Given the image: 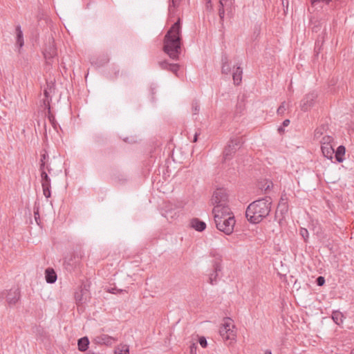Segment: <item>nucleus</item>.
Returning a JSON list of instances; mask_svg holds the SVG:
<instances>
[{"instance_id": "obj_1", "label": "nucleus", "mask_w": 354, "mask_h": 354, "mask_svg": "<svg viewBox=\"0 0 354 354\" xmlns=\"http://www.w3.org/2000/svg\"><path fill=\"white\" fill-rule=\"evenodd\" d=\"M181 27L180 19L174 23L164 38L163 50L170 58L178 59L180 53Z\"/></svg>"}, {"instance_id": "obj_2", "label": "nucleus", "mask_w": 354, "mask_h": 354, "mask_svg": "<svg viewBox=\"0 0 354 354\" xmlns=\"http://www.w3.org/2000/svg\"><path fill=\"white\" fill-rule=\"evenodd\" d=\"M272 200L268 196L253 201L246 209L247 220L253 224L259 223L269 215Z\"/></svg>"}, {"instance_id": "obj_3", "label": "nucleus", "mask_w": 354, "mask_h": 354, "mask_svg": "<svg viewBox=\"0 0 354 354\" xmlns=\"http://www.w3.org/2000/svg\"><path fill=\"white\" fill-rule=\"evenodd\" d=\"M216 228L225 233L226 235H230L234 232L236 221L234 214L230 210V212L224 213V211L219 213H212Z\"/></svg>"}, {"instance_id": "obj_4", "label": "nucleus", "mask_w": 354, "mask_h": 354, "mask_svg": "<svg viewBox=\"0 0 354 354\" xmlns=\"http://www.w3.org/2000/svg\"><path fill=\"white\" fill-rule=\"evenodd\" d=\"M229 198L227 191L223 188L216 189L212 196L211 204L214 206L212 213L230 212Z\"/></svg>"}, {"instance_id": "obj_5", "label": "nucleus", "mask_w": 354, "mask_h": 354, "mask_svg": "<svg viewBox=\"0 0 354 354\" xmlns=\"http://www.w3.org/2000/svg\"><path fill=\"white\" fill-rule=\"evenodd\" d=\"M220 335L224 341L234 340L236 337L235 326L230 317H225L219 329Z\"/></svg>"}, {"instance_id": "obj_6", "label": "nucleus", "mask_w": 354, "mask_h": 354, "mask_svg": "<svg viewBox=\"0 0 354 354\" xmlns=\"http://www.w3.org/2000/svg\"><path fill=\"white\" fill-rule=\"evenodd\" d=\"M243 143L242 139L241 138H234L230 140L229 144L225 147L223 151V158L224 159L229 160L231 158V156L235 153L236 150L240 148L241 144Z\"/></svg>"}, {"instance_id": "obj_7", "label": "nucleus", "mask_w": 354, "mask_h": 354, "mask_svg": "<svg viewBox=\"0 0 354 354\" xmlns=\"http://www.w3.org/2000/svg\"><path fill=\"white\" fill-rule=\"evenodd\" d=\"M317 97V94L315 92L306 94L300 102L301 109L304 112L308 111L315 105Z\"/></svg>"}, {"instance_id": "obj_8", "label": "nucleus", "mask_w": 354, "mask_h": 354, "mask_svg": "<svg viewBox=\"0 0 354 354\" xmlns=\"http://www.w3.org/2000/svg\"><path fill=\"white\" fill-rule=\"evenodd\" d=\"M50 178L48 176L47 172H42L41 174V184L42 187L43 194L46 198H48L51 196L50 188L51 182Z\"/></svg>"}, {"instance_id": "obj_9", "label": "nucleus", "mask_w": 354, "mask_h": 354, "mask_svg": "<svg viewBox=\"0 0 354 354\" xmlns=\"http://www.w3.org/2000/svg\"><path fill=\"white\" fill-rule=\"evenodd\" d=\"M6 295V301L9 305H15L20 298V291L18 288H11L9 291L2 293Z\"/></svg>"}, {"instance_id": "obj_10", "label": "nucleus", "mask_w": 354, "mask_h": 354, "mask_svg": "<svg viewBox=\"0 0 354 354\" xmlns=\"http://www.w3.org/2000/svg\"><path fill=\"white\" fill-rule=\"evenodd\" d=\"M89 298V292L86 285L75 293V302L78 306L86 303Z\"/></svg>"}, {"instance_id": "obj_11", "label": "nucleus", "mask_w": 354, "mask_h": 354, "mask_svg": "<svg viewBox=\"0 0 354 354\" xmlns=\"http://www.w3.org/2000/svg\"><path fill=\"white\" fill-rule=\"evenodd\" d=\"M288 211V198L286 194L281 196L277 206L276 214L279 212L281 215L287 214Z\"/></svg>"}, {"instance_id": "obj_12", "label": "nucleus", "mask_w": 354, "mask_h": 354, "mask_svg": "<svg viewBox=\"0 0 354 354\" xmlns=\"http://www.w3.org/2000/svg\"><path fill=\"white\" fill-rule=\"evenodd\" d=\"M45 278L47 283H54L57 280V276L53 268H48L45 270Z\"/></svg>"}, {"instance_id": "obj_13", "label": "nucleus", "mask_w": 354, "mask_h": 354, "mask_svg": "<svg viewBox=\"0 0 354 354\" xmlns=\"http://www.w3.org/2000/svg\"><path fill=\"white\" fill-rule=\"evenodd\" d=\"M222 67L221 72L223 74L228 75L231 72V66L227 55H223L221 58Z\"/></svg>"}, {"instance_id": "obj_14", "label": "nucleus", "mask_w": 354, "mask_h": 354, "mask_svg": "<svg viewBox=\"0 0 354 354\" xmlns=\"http://www.w3.org/2000/svg\"><path fill=\"white\" fill-rule=\"evenodd\" d=\"M191 225L193 228L198 232L203 231L206 227L205 223L199 220L198 218H193L191 221Z\"/></svg>"}, {"instance_id": "obj_15", "label": "nucleus", "mask_w": 354, "mask_h": 354, "mask_svg": "<svg viewBox=\"0 0 354 354\" xmlns=\"http://www.w3.org/2000/svg\"><path fill=\"white\" fill-rule=\"evenodd\" d=\"M243 70L240 66H237L232 73V78L234 83L236 85H239L242 80Z\"/></svg>"}, {"instance_id": "obj_16", "label": "nucleus", "mask_w": 354, "mask_h": 354, "mask_svg": "<svg viewBox=\"0 0 354 354\" xmlns=\"http://www.w3.org/2000/svg\"><path fill=\"white\" fill-rule=\"evenodd\" d=\"M321 149H322L323 155L326 158L330 159V160L333 158V156L335 153V150L333 148L332 145H322Z\"/></svg>"}, {"instance_id": "obj_17", "label": "nucleus", "mask_w": 354, "mask_h": 354, "mask_svg": "<svg viewBox=\"0 0 354 354\" xmlns=\"http://www.w3.org/2000/svg\"><path fill=\"white\" fill-rule=\"evenodd\" d=\"M44 55L47 62L48 63V59H50L57 55V50L53 46H50L48 49H45Z\"/></svg>"}, {"instance_id": "obj_18", "label": "nucleus", "mask_w": 354, "mask_h": 354, "mask_svg": "<svg viewBox=\"0 0 354 354\" xmlns=\"http://www.w3.org/2000/svg\"><path fill=\"white\" fill-rule=\"evenodd\" d=\"M89 340L87 337H84L78 339L77 346L80 351H85L88 348Z\"/></svg>"}, {"instance_id": "obj_19", "label": "nucleus", "mask_w": 354, "mask_h": 354, "mask_svg": "<svg viewBox=\"0 0 354 354\" xmlns=\"http://www.w3.org/2000/svg\"><path fill=\"white\" fill-rule=\"evenodd\" d=\"M346 149L343 145H340L337 147L335 157L338 162H342L344 160V156L345 154Z\"/></svg>"}, {"instance_id": "obj_20", "label": "nucleus", "mask_w": 354, "mask_h": 354, "mask_svg": "<svg viewBox=\"0 0 354 354\" xmlns=\"http://www.w3.org/2000/svg\"><path fill=\"white\" fill-rule=\"evenodd\" d=\"M98 342L104 344L106 345H111L113 342L116 341V339L112 337H110L107 335H102L101 336L98 337Z\"/></svg>"}, {"instance_id": "obj_21", "label": "nucleus", "mask_w": 354, "mask_h": 354, "mask_svg": "<svg viewBox=\"0 0 354 354\" xmlns=\"http://www.w3.org/2000/svg\"><path fill=\"white\" fill-rule=\"evenodd\" d=\"M214 273L211 274L209 278V282L212 285H214V281H216V279L218 275L217 272L221 270V266L219 265V263H215L214 265Z\"/></svg>"}, {"instance_id": "obj_22", "label": "nucleus", "mask_w": 354, "mask_h": 354, "mask_svg": "<svg viewBox=\"0 0 354 354\" xmlns=\"http://www.w3.org/2000/svg\"><path fill=\"white\" fill-rule=\"evenodd\" d=\"M343 315L339 311H334L332 314V319L335 324L340 325L343 323Z\"/></svg>"}, {"instance_id": "obj_23", "label": "nucleus", "mask_w": 354, "mask_h": 354, "mask_svg": "<svg viewBox=\"0 0 354 354\" xmlns=\"http://www.w3.org/2000/svg\"><path fill=\"white\" fill-rule=\"evenodd\" d=\"M16 32H17V44L21 48L24 46V37H23V33L21 30L20 26H17Z\"/></svg>"}, {"instance_id": "obj_24", "label": "nucleus", "mask_w": 354, "mask_h": 354, "mask_svg": "<svg viewBox=\"0 0 354 354\" xmlns=\"http://www.w3.org/2000/svg\"><path fill=\"white\" fill-rule=\"evenodd\" d=\"M52 170L53 169L50 163L39 162V171L41 174H42V172L46 171L50 174Z\"/></svg>"}, {"instance_id": "obj_25", "label": "nucleus", "mask_w": 354, "mask_h": 354, "mask_svg": "<svg viewBox=\"0 0 354 354\" xmlns=\"http://www.w3.org/2000/svg\"><path fill=\"white\" fill-rule=\"evenodd\" d=\"M326 129H327V127L325 125H322L321 127H317L315 131V133H314L315 138L319 139L324 134V133L326 131Z\"/></svg>"}, {"instance_id": "obj_26", "label": "nucleus", "mask_w": 354, "mask_h": 354, "mask_svg": "<svg viewBox=\"0 0 354 354\" xmlns=\"http://www.w3.org/2000/svg\"><path fill=\"white\" fill-rule=\"evenodd\" d=\"M129 346L127 345H120L115 350V354H128Z\"/></svg>"}, {"instance_id": "obj_27", "label": "nucleus", "mask_w": 354, "mask_h": 354, "mask_svg": "<svg viewBox=\"0 0 354 354\" xmlns=\"http://www.w3.org/2000/svg\"><path fill=\"white\" fill-rule=\"evenodd\" d=\"M333 140V137H331L330 136H325L322 138V140L320 141L321 146L322 145H331V142Z\"/></svg>"}, {"instance_id": "obj_28", "label": "nucleus", "mask_w": 354, "mask_h": 354, "mask_svg": "<svg viewBox=\"0 0 354 354\" xmlns=\"http://www.w3.org/2000/svg\"><path fill=\"white\" fill-rule=\"evenodd\" d=\"M200 110V105L197 100H194L192 103V111L193 115H196L198 113Z\"/></svg>"}, {"instance_id": "obj_29", "label": "nucleus", "mask_w": 354, "mask_h": 354, "mask_svg": "<svg viewBox=\"0 0 354 354\" xmlns=\"http://www.w3.org/2000/svg\"><path fill=\"white\" fill-rule=\"evenodd\" d=\"M299 234L304 239V241L307 242L308 236H309L308 231L306 228L301 227Z\"/></svg>"}, {"instance_id": "obj_30", "label": "nucleus", "mask_w": 354, "mask_h": 354, "mask_svg": "<svg viewBox=\"0 0 354 354\" xmlns=\"http://www.w3.org/2000/svg\"><path fill=\"white\" fill-rule=\"evenodd\" d=\"M49 156L46 150H44L41 154V158L39 162L48 163Z\"/></svg>"}, {"instance_id": "obj_31", "label": "nucleus", "mask_w": 354, "mask_h": 354, "mask_svg": "<svg viewBox=\"0 0 354 354\" xmlns=\"http://www.w3.org/2000/svg\"><path fill=\"white\" fill-rule=\"evenodd\" d=\"M286 104L285 102H283L279 107L277 109V113L278 115H283L285 111L286 110Z\"/></svg>"}, {"instance_id": "obj_32", "label": "nucleus", "mask_w": 354, "mask_h": 354, "mask_svg": "<svg viewBox=\"0 0 354 354\" xmlns=\"http://www.w3.org/2000/svg\"><path fill=\"white\" fill-rule=\"evenodd\" d=\"M178 69H179V65L178 64H171L170 66H169L168 71L172 72L173 73H174L175 75H177V73L178 71Z\"/></svg>"}, {"instance_id": "obj_33", "label": "nucleus", "mask_w": 354, "mask_h": 354, "mask_svg": "<svg viewBox=\"0 0 354 354\" xmlns=\"http://www.w3.org/2000/svg\"><path fill=\"white\" fill-rule=\"evenodd\" d=\"M158 64L161 69L168 71L169 66H170L171 64L168 63L167 61H162V62H159Z\"/></svg>"}, {"instance_id": "obj_34", "label": "nucleus", "mask_w": 354, "mask_h": 354, "mask_svg": "<svg viewBox=\"0 0 354 354\" xmlns=\"http://www.w3.org/2000/svg\"><path fill=\"white\" fill-rule=\"evenodd\" d=\"M272 187V183L271 181H266L265 185H262V187H261V189L262 190H264L265 192H268V190H270L271 189V187Z\"/></svg>"}, {"instance_id": "obj_35", "label": "nucleus", "mask_w": 354, "mask_h": 354, "mask_svg": "<svg viewBox=\"0 0 354 354\" xmlns=\"http://www.w3.org/2000/svg\"><path fill=\"white\" fill-rule=\"evenodd\" d=\"M227 8L226 6H220L218 8V15L220 17V19L221 21H223L224 16H225V8Z\"/></svg>"}, {"instance_id": "obj_36", "label": "nucleus", "mask_w": 354, "mask_h": 354, "mask_svg": "<svg viewBox=\"0 0 354 354\" xmlns=\"http://www.w3.org/2000/svg\"><path fill=\"white\" fill-rule=\"evenodd\" d=\"M325 283V279L324 277L322 276H319L316 279V283L317 286H322Z\"/></svg>"}, {"instance_id": "obj_37", "label": "nucleus", "mask_w": 354, "mask_h": 354, "mask_svg": "<svg viewBox=\"0 0 354 354\" xmlns=\"http://www.w3.org/2000/svg\"><path fill=\"white\" fill-rule=\"evenodd\" d=\"M198 342L203 348H205L207 345V340H206L205 337H201L198 339Z\"/></svg>"}, {"instance_id": "obj_38", "label": "nucleus", "mask_w": 354, "mask_h": 354, "mask_svg": "<svg viewBox=\"0 0 354 354\" xmlns=\"http://www.w3.org/2000/svg\"><path fill=\"white\" fill-rule=\"evenodd\" d=\"M230 5L229 0H219V6H226L228 7Z\"/></svg>"}, {"instance_id": "obj_39", "label": "nucleus", "mask_w": 354, "mask_h": 354, "mask_svg": "<svg viewBox=\"0 0 354 354\" xmlns=\"http://www.w3.org/2000/svg\"><path fill=\"white\" fill-rule=\"evenodd\" d=\"M331 0H311L312 5H315L317 2H325L328 3Z\"/></svg>"}, {"instance_id": "obj_40", "label": "nucleus", "mask_w": 354, "mask_h": 354, "mask_svg": "<svg viewBox=\"0 0 354 354\" xmlns=\"http://www.w3.org/2000/svg\"><path fill=\"white\" fill-rule=\"evenodd\" d=\"M206 8L207 10H212V3H211V0H207Z\"/></svg>"}, {"instance_id": "obj_41", "label": "nucleus", "mask_w": 354, "mask_h": 354, "mask_svg": "<svg viewBox=\"0 0 354 354\" xmlns=\"http://www.w3.org/2000/svg\"><path fill=\"white\" fill-rule=\"evenodd\" d=\"M177 6V0H171V2L169 3V9L171 7L175 8Z\"/></svg>"}, {"instance_id": "obj_42", "label": "nucleus", "mask_w": 354, "mask_h": 354, "mask_svg": "<svg viewBox=\"0 0 354 354\" xmlns=\"http://www.w3.org/2000/svg\"><path fill=\"white\" fill-rule=\"evenodd\" d=\"M290 124V120L288 119H286L283 122V127H287Z\"/></svg>"}, {"instance_id": "obj_43", "label": "nucleus", "mask_w": 354, "mask_h": 354, "mask_svg": "<svg viewBox=\"0 0 354 354\" xmlns=\"http://www.w3.org/2000/svg\"><path fill=\"white\" fill-rule=\"evenodd\" d=\"M48 119L50 121V122L54 125V120H55V118H54L53 115H49L48 116Z\"/></svg>"}, {"instance_id": "obj_44", "label": "nucleus", "mask_w": 354, "mask_h": 354, "mask_svg": "<svg viewBox=\"0 0 354 354\" xmlns=\"http://www.w3.org/2000/svg\"><path fill=\"white\" fill-rule=\"evenodd\" d=\"M44 95L46 97V99H48L49 97V93L47 90H44Z\"/></svg>"}, {"instance_id": "obj_45", "label": "nucleus", "mask_w": 354, "mask_h": 354, "mask_svg": "<svg viewBox=\"0 0 354 354\" xmlns=\"http://www.w3.org/2000/svg\"><path fill=\"white\" fill-rule=\"evenodd\" d=\"M34 214H35V219H37L36 215L39 214V209H38V208H37V209H34Z\"/></svg>"}, {"instance_id": "obj_46", "label": "nucleus", "mask_w": 354, "mask_h": 354, "mask_svg": "<svg viewBox=\"0 0 354 354\" xmlns=\"http://www.w3.org/2000/svg\"><path fill=\"white\" fill-rule=\"evenodd\" d=\"M197 137H198V134L196 133L195 136H194V142H196L197 141Z\"/></svg>"}, {"instance_id": "obj_47", "label": "nucleus", "mask_w": 354, "mask_h": 354, "mask_svg": "<svg viewBox=\"0 0 354 354\" xmlns=\"http://www.w3.org/2000/svg\"><path fill=\"white\" fill-rule=\"evenodd\" d=\"M278 131H279V132H282V131H283V127H279Z\"/></svg>"}, {"instance_id": "obj_48", "label": "nucleus", "mask_w": 354, "mask_h": 354, "mask_svg": "<svg viewBox=\"0 0 354 354\" xmlns=\"http://www.w3.org/2000/svg\"><path fill=\"white\" fill-rule=\"evenodd\" d=\"M265 354H272L271 351H266L265 352Z\"/></svg>"}, {"instance_id": "obj_49", "label": "nucleus", "mask_w": 354, "mask_h": 354, "mask_svg": "<svg viewBox=\"0 0 354 354\" xmlns=\"http://www.w3.org/2000/svg\"><path fill=\"white\" fill-rule=\"evenodd\" d=\"M109 292L114 294L115 293V289H111Z\"/></svg>"}, {"instance_id": "obj_50", "label": "nucleus", "mask_w": 354, "mask_h": 354, "mask_svg": "<svg viewBox=\"0 0 354 354\" xmlns=\"http://www.w3.org/2000/svg\"><path fill=\"white\" fill-rule=\"evenodd\" d=\"M351 354H354V348L351 351Z\"/></svg>"}]
</instances>
